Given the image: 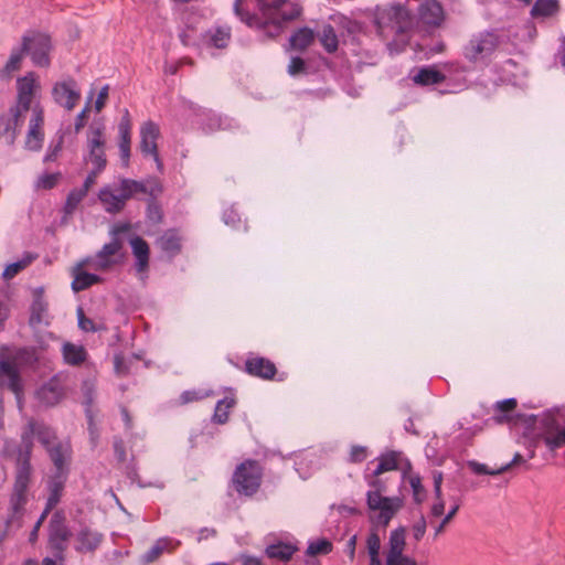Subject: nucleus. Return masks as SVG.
I'll use <instances>...</instances> for the list:
<instances>
[{
	"instance_id": "052dcab7",
	"label": "nucleus",
	"mask_w": 565,
	"mask_h": 565,
	"mask_svg": "<svg viewBox=\"0 0 565 565\" xmlns=\"http://www.w3.org/2000/svg\"><path fill=\"white\" fill-rule=\"evenodd\" d=\"M366 458V448L363 446H352L350 451L351 462H362Z\"/></svg>"
},
{
	"instance_id": "3c124183",
	"label": "nucleus",
	"mask_w": 565,
	"mask_h": 565,
	"mask_svg": "<svg viewBox=\"0 0 565 565\" xmlns=\"http://www.w3.org/2000/svg\"><path fill=\"white\" fill-rule=\"evenodd\" d=\"M60 179H61L60 172L45 173L38 179L36 186L44 189V190H51L57 184Z\"/></svg>"
},
{
	"instance_id": "a18cd8bd",
	"label": "nucleus",
	"mask_w": 565,
	"mask_h": 565,
	"mask_svg": "<svg viewBox=\"0 0 565 565\" xmlns=\"http://www.w3.org/2000/svg\"><path fill=\"white\" fill-rule=\"evenodd\" d=\"M332 551V543L326 539H321L315 542H311L307 547V555L316 556L319 554H328Z\"/></svg>"
},
{
	"instance_id": "aec40b11",
	"label": "nucleus",
	"mask_w": 565,
	"mask_h": 565,
	"mask_svg": "<svg viewBox=\"0 0 565 565\" xmlns=\"http://www.w3.org/2000/svg\"><path fill=\"white\" fill-rule=\"evenodd\" d=\"M119 134V153L124 167H128L130 160V146H131V120L128 109L125 113L118 125Z\"/></svg>"
},
{
	"instance_id": "473e14b6",
	"label": "nucleus",
	"mask_w": 565,
	"mask_h": 565,
	"mask_svg": "<svg viewBox=\"0 0 565 565\" xmlns=\"http://www.w3.org/2000/svg\"><path fill=\"white\" fill-rule=\"evenodd\" d=\"M313 40L315 32L310 28L303 26L291 34L289 43L291 49L297 51H305L307 47L311 45Z\"/></svg>"
},
{
	"instance_id": "cd10ccee",
	"label": "nucleus",
	"mask_w": 565,
	"mask_h": 565,
	"mask_svg": "<svg viewBox=\"0 0 565 565\" xmlns=\"http://www.w3.org/2000/svg\"><path fill=\"white\" fill-rule=\"evenodd\" d=\"M0 120L4 126L3 134L7 136L8 142L12 145L18 136V128L22 125L19 107H11L8 116H1Z\"/></svg>"
},
{
	"instance_id": "2f4dec72",
	"label": "nucleus",
	"mask_w": 565,
	"mask_h": 565,
	"mask_svg": "<svg viewBox=\"0 0 565 565\" xmlns=\"http://www.w3.org/2000/svg\"><path fill=\"white\" fill-rule=\"evenodd\" d=\"M297 552V547L289 543L278 542L266 547L265 553L269 558L288 562Z\"/></svg>"
},
{
	"instance_id": "1a4fd4ad",
	"label": "nucleus",
	"mask_w": 565,
	"mask_h": 565,
	"mask_svg": "<svg viewBox=\"0 0 565 565\" xmlns=\"http://www.w3.org/2000/svg\"><path fill=\"white\" fill-rule=\"evenodd\" d=\"M104 131L105 126L103 122H93L88 129V156L85 159L89 161L97 171H104L107 166Z\"/></svg>"
},
{
	"instance_id": "f257e3e1",
	"label": "nucleus",
	"mask_w": 565,
	"mask_h": 565,
	"mask_svg": "<svg viewBox=\"0 0 565 565\" xmlns=\"http://www.w3.org/2000/svg\"><path fill=\"white\" fill-rule=\"evenodd\" d=\"M34 438L46 450L53 446L57 439L55 430L43 420L33 417L29 418L22 427L20 444H6L4 452L14 461V482L10 495L11 518L10 522L20 518L29 501V489L33 481V466L31 457L34 448Z\"/></svg>"
},
{
	"instance_id": "f03ea898",
	"label": "nucleus",
	"mask_w": 565,
	"mask_h": 565,
	"mask_svg": "<svg viewBox=\"0 0 565 565\" xmlns=\"http://www.w3.org/2000/svg\"><path fill=\"white\" fill-rule=\"evenodd\" d=\"M302 8L292 0H235V14L250 28L275 38L282 31L285 22L300 17Z\"/></svg>"
},
{
	"instance_id": "ea45409f",
	"label": "nucleus",
	"mask_w": 565,
	"mask_h": 565,
	"mask_svg": "<svg viewBox=\"0 0 565 565\" xmlns=\"http://www.w3.org/2000/svg\"><path fill=\"white\" fill-rule=\"evenodd\" d=\"M86 195L87 192L83 191L81 188L73 189L66 198L64 213L68 215L73 214Z\"/></svg>"
},
{
	"instance_id": "423d86ee",
	"label": "nucleus",
	"mask_w": 565,
	"mask_h": 565,
	"mask_svg": "<svg viewBox=\"0 0 565 565\" xmlns=\"http://www.w3.org/2000/svg\"><path fill=\"white\" fill-rule=\"evenodd\" d=\"M130 230V224H117L111 228V241L105 244L99 252L93 258L86 259L95 270L107 271L113 267L120 265L124 259V244L118 237L119 234L126 233Z\"/></svg>"
},
{
	"instance_id": "f8f14e48",
	"label": "nucleus",
	"mask_w": 565,
	"mask_h": 565,
	"mask_svg": "<svg viewBox=\"0 0 565 565\" xmlns=\"http://www.w3.org/2000/svg\"><path fill=\"white\" fill-rule=\"evenodd\" d=\"M139 135L140 152L142 153L143 157H151L157 163L158 169L161 170L162 162L159 157L157 145V140L160 137L159 126L156 122L148 120L141 125Z\"/></svg>"
},
{
	"instance_id": "09e8293b",
	"label": "nucleus",
	"mask_w": 565,
	"mask_h": 565,
	"mask_svg": "<svg viewBox=\"0 0 565 565\" xmlns=\"http://www.w3.org/2000/svg\"><path fill=\"white\" fill-rule=\"evenodd\" d=\"M470 469L476 475H490V476H498L505 471H508V467H499L497 469H489L487 465L480 463L477 461H469Z\"/></svg>"
},
{
	"instance_id": "49530a36",
	"label": "nucleus",
	"mask_w": 565,
	"mask_h": 565,
	"mask_svg": "<svg viewBox=\"0 0 565 565\" xmlns=\"http://www.w3.org/2000/svg\"><path fill=\"white\" fill-rule=\"evenodd\" d=\"M166 548V545L162 544L161 541H158L153 546H151L147 552H145L141 557L140 562L143 565H149L153 562H156L163 553Z\"/></svg>"
},
{
	"instance_id": "393cba45",
	"label": "nucleus",
	"mask_w": 565,
	"mask_h": 565,
	"mask_svg": "<svg viewBox=\"0 0 565 565\" xmlns=\"http://www.w3.org/2000/svg\"><path fill=\"white\" fill-rule=\"evenodd\" d=\"M36 396L43 405L55 406L62 401L64 390L60 381L53 377L38 390Z\"/></svg>"
},
{
	"instance_id": "7ed1b4c3",
	"label": "nucleus",
	"mask_w": 565,
	"mask_h": 565,
	"mask_svg": "<svg viewBox=\"0 0 565 565\" xmlns=\"http://www.w3.org/2000/svg\"><path fill=\"white\" fill-rule=\"evenodd\" d=\"M149 181H137L122 178L119 184V193H115L110 186L106 185L98 192V199L104 205L106 212L115 214L120 212L126 202L137 194L154 195V188H148Z\"/></svg>"
},
{
	"instance_id": "13d9d810",
	"label": "nucleus",
	"mask_w": 565,
	"mask_h": 565,
	"mask_svg": "<svg viewBox=\"0 0 565 565\" xmlns=\"http://www.w3.org/2000/svg\"><path fill=\"white\" fill-rule=\"evenodd\" d=\"M427 523L425 518L422 515L419 520L412 526V532L415 541L419 542L426 533Z\"/></svg>"
},
{
	"instance_id": "680f3d73",
	"label": "nucleus",
	"mask_w": 565,
	"mask_h": 565,
	"mask_svg": "<svg viewBox=\"0 0 565 565\" xmlns=\"http://www.w3.org/2000/svg\"><path fill=\"white\" fill-rule=\"evenodd\" d=\"M109 86L105 85L100 88L97 98L95 100V110L99 113L106 105L108 98Z\"/></svg>"
},
{
	"instance_id": "4c0bfd02",
	"label": "nucleus",
	"mask_w": 565,
	"mask_h": 565,
	"mask_svg": "<svg viewBox=\"0 0 565 565\" xmlns=\"http://www.w3.org/2000/svg\"><path fill=\"white\" fill-rule=\"evenodd\" d=\"M235 398L234 397H224L223 399H220L216 403L214 414H213V422L220 425H223L227 423L228 420V409L234 407L235 405Z\"/></svg>"
},
{
	"instance_id": "bb28decb",
	"label": "nucleus",
	"mask_w": 565,
	"mask_h": 565,
	"mask_svg": "<svg viewBox=\"0 0 565 565\" xmlns=\"http://www.w3.org/2000/svg\"><path fill=\"white\" fill-rule=\"evenodd\" d=\"M157 245L170 257H174L181 252L182 248L181 236L177 230H168L157 239Z\"/></svg>"
},
{
	"instance_id": "4468645a",
	"label": "nucleus",
	"mask_w": 565,
	"mask_h": 565,
	"mask_svg": "<svg viewBox=\"0 0 565 565\" xmlns=\"http://www.w3.org/2000/svg\"><path fill=\"white\" fill-rule=\"evenodd\" d=\"M52 96L56 104L67 110L74 109L81 98V93L77 89L76 82L73 78L67 81L57 82L52 89Z\"/></svg>"
},
{
	"instance_id": "8fccbe9b",
	"label": "nucleus",
	"mask_w": 565,
	"mask_h": 565,
	"mask_svg": "<svg viewBox=\"0 0 565 565\" xmlns=\"http://www.w3.org/2000/svg\"><path fill=\"white\" fill-rule=\"evenodd\" d=\"M35 78L32 73L18 79V94L33 95Z\"/></svg>"
},
{
	"instance_id": "f704fd0d",
	"label": "nucleus",
	"mask_w": 565,
	"mask_h": 565,
	"mask_svg": "<svg viewBox=\"0 0 565 565\" xmlns=\"http://www.w3.org/2000/svg\"><path fill=\"white\" fill-rule=\"evenodd\" d=\"M446 76L440 72L431 67H423L414 76L413 81L416 84L428 86L440 84L445 81Z\"/></svg>"
},
{
	"instance_id": "c85d7f7f",
	"label": "nucleus",
	"mask_w": 565,
	"mask_h": 565,
	"mask_svg": "<svg viewBox=\"0 0 565 565\" xmlns=\"http://www.w3.org/2000/svg\"><path fill=\"white\" fill-rule=\"evenodd\" d=\"M64 362L72 366L84 363L87 359V351L83 345L65 342L62 347Z\"/></svg>"
},
{
	"instance_id": "37998d69",
	"label": "nucleus",
	"mask_w": 565,
	"mask_h": 565,
	"mask_svg": "<svg viewBox=\"0 0 565 565\" xmlns=\"http://www.w3.org/2000/svg\"><path fill=\"white\" fill-rule=\"evenodd\" d=\"M78 328L85 332H97L105 330L104 324H96L90 318H87L82 307L77 308Z\"/></svg>"
},
{
	"instance_id": "338daca9",
	"label": "nucleus",
	"mask_w": 565,
	"mask_h": 565,
	"mask_svg": "<svg viewBox=\"0 0 565 565\" xmlns=\"http://www.w3.org/2000/svg\"><path fill=\"white\" fill-rule=\"evenodd\" d=\"M201 398L202 396L196 391H184L180 396L182 404H188L194 401H199Z\"/></svg>"
},
{
	"instance_id": "39448f33",
	"label": "nucleus",
	"mask_w": 565,
	"mask_h": 565,
	"mask_svg": "<svg viewBox=\"0 0 565 565\" xmlns=\"http://www.w3.org/2000/svg\"><path fill=\"white\" fill-rule=\"evenodd\" d=\"M369 486L372 489L366 493L367 508L372 511H379L377 522L386 526L402 509L403 500L399 497L382 495L383 492H386V483L382 479H372L369 481Z\"/></svg>"
},
{
	"instance_id": "c9c22d12",
	"label": "nucleus",
	"mask_w": 565,
	"mask_h": 565,
	"mask_svg": "<svg viewBox=\"0 0 565 565\" xmlns=\"http://www.w3.org/2000/svg\"><path fill=\"white\" fill-rule=\"evenodd\" d=\"M516 406L518 401L513 397L497 402L494 405V411L497 414L493 416V420L497 424L508 423L511 419L508 414L513 412Z\"/></svg>"
},
{
	"instance_id": "9d476101",
	"label": "nucleus",
	"mask_w": 565,
	"mask_h": 565,
	"mask_svg": "<svg viewBox=\"0 0 565 565\" xmlns=\"http://www.w3.org/2000/svg\"><path fill=\"white\" fill-rule=\"evenodd\" d=\"M22 38H28V52L35 66L49 67L51 64L50 51L51 38L41 32H28Z\"/></svg>"
},
{
	"instance_id": "5701e85b",
	"label": "nucleus",
	"mask_w": 565,
	"mask_h": 565,
	"mask_svg": "<svg viewBox=\"0 0 565 565\" xmlns=\"http://www.w3.org/2000/svg\"><path fill=\"white\" fill-rule=\"evenodd\" d=\"M405 533L406 530L404 526H399L391 532L385 564L395 565L397 559L407 556L404 554L406 546Z\"/></svg>"
},
{
	"instance_id": "79ce46f5",
	"label": "nucleus",
	"mask_w": 565,
	"mask_h": 565,
	"mask_svg": "<svg viewBox=\"0 0 565 565\" xmlns=\"http://www.w3.org/2000/svg\"><path fill=\"white\" fill-rule=\"evenodd\" d=\"M34 259V256L28 255L25 258L14 262L12 264H9L3 273L2 277L6 280L12 279L15 275H18L21 270H23L25 267H28Z\"/></svg>"
},
{
	"instance_id": "a19ab883",
	"label": "nucleus",
	"mask_w": 565,
	"mask_h": 565,
	"mask_svg": "<svg viewBox=\"0 0 565 565\" xmlns=\"http://www.w3.org/2000/svg\"><path fill=\"white\" fill-rule=\"evenodd\" d=\"M47 309V303L44 301L41 292H38L34 296V299L31 305V323H40L42 321V316Z\"/></svg>"
},
{
	"instance_id": "e433bc0d",
	"label": "nucleus",
	"mask_w": 565,
	"mask_h": 565,
	"mask_svg": "<svg viewBox=\"0 0 565 565\" xmlns=\"http://www.w3.org/2000/svg\"><path fill=\"white\" fill-rule=\"evenodd\" d=\"M319 40L328 53H334L339 46V40L334 28L331 24H324L319 33Z\"/></svg>"
},
{
	"instance_id": "0eeeda50",
	"label": "nucleus",
	"mask_w": 565,
	"mask_h": 565,
	"mask_svg": "<svg viewBox=\"0 0 565 565\" xmlns=\"http://www.w3.org/2000/svg\"><path fill=\"white\" fill-rule=\"evenodd\" d=\"M263 477L264 468L260 462L255 459H246L236 466L231 481L239 495L252 498L260 489Z\"/></svg>"
},
{
	"instance_id": "6e6d98bb",
	"label": "nucleus",
	"mask_w": 565,
	"mask_h": 565,
	"mask_svg": "<svg viewBox=\"0 0 565 565\" xmlns=\"http://www.w3.org/2000/svg\"><path fill=\"white\" fill-rule=\"evenodd\" d=\"M113 448L118 462H125L127 459L126 447L124 440L120 437H114Z\"/></svg>"
},
{
	"instance_id": "c03bdc74",
	"label": "nucleus",
	"mask_w": 565,
	"mask_h": 565,
	"mask_svg": "<svg viewBox=\"0 0 565 565\" xmlns=\"http://www.w3.org/2000/svg\"><path fill=\"white\" fill-rule=\"evenodd\" d=\"M179 39L184 46L196 44V28L193 22H185V28L179 33Z\"/></svg>"
},
{
	"instance_id": "bf43d9fd",
	"label": "nucleus",
	"mask_w": 565,
	"mask_h": 565,
	"mask_svg": "<svg viewBox=\"0 0 565 565\" xmlns=\"http://www.w3.org/2000/svg\"><path fill=\"white\" fill-rule=\"evenodd\" d=\"M89 103H90V100H88L86 103V106L82 109V111L75 118V122H74L75 132H79L85 126L86 116H87L88 111L90 110Z\"/></svg>"
},
{
	"instance_id": "6e6552de",
	"label": "nucleus",
	"mask_w": 565,
	"mask_h": 565,
	"mask_svg": "<svg viewBox=\"0 0 565 565\" xmlns=\"http://www.w3.org/2000/svg\"><path fill=\"white\" fill-rule=\"evenodd\" d=\"M499 35L493 31L473 34L463 47L465 57L472 63L487 60L499 45Z\"/></svg>"
},
{
	"instance_id": "603ef678",
	"label": "nucleus",
	"mask_w": 565,
	"mask_h": 565,
	"mask_svg": "<svg viewBox=\"0 0 565 565\" xmlns=\"http://www.w3.org/2000/svg\"><path fill=\"white\" fill-rule=\"evenodd\" d=\"M63 143H64V136L63 135H60L56 139V142L55 143H51L49 149H47V152L46 154L44 156V159L43 161L44 162H51V161H55L58 153L61 152L62 150V147H63Z\"/></svg>"
},
{
	"instance_id": "dca6fc26",
	"label": "nucleus",
	"mask_w": 565,
	"mask_h": 565,
	"mask_svg": "<svg viewBox=\"0 0 565 565\" xmlns=\"http://www.w3.org/2000/svg\"><path fill=\"white\" fill-rule=\"evenodd\" d=\"M44 114L40 106H35L32 110V117L29 124V130L25 138V148L31 151H39L43 146L44 132Z\"/></svg>"
},
{
	"instance_id": "412c9836",
	"label": "nucleus",
	"mask_w": 565,
	"mask_h": 565,
	"mask_svg": "<svg viewBox=\"0 0 565 565\" xmlns=\"http://www.w3.org/2000/svg\"><path fill=\"white\" fill-rule=\"evenodd\" d=\"M132 255L136 259L135 269L137 274L142 275L149 270L150 247L141 236L135 235L129 239Z\"/></svg>"
},
{
	"instance_id": "7c9ffc66",
	"label": "nucleus",
	"mask_w": 565,
	"mask_h": 565,
	"mask_svg": "<svg viewBox=\"0 0 565 565\" xmlns=\"http://www.w3.org/2000/svg\"><path fill=\"white\" fill-rule=\"evenodd\" d=\"M401 457H402V452L394 451V450L382 454L377 458L379 463L373 471V476L379 477L380 475H382L386 471L397 470L398 461H399Z\"/></svg>"
},
{
	"instance_id": "6ab92c4d",
	"label": "nucleus",
	"mask_w": 565,
	"mask_h": 565,
	"mask_svg": "<svg viewBox=\"0 0 565 565\" xmlns=\"http://www.w3.org/2000/svg\"><path fill=\"white\" fill-rule=\"evenodd\" d=\"M244 371L254 377L274 380L277 367L274 362L263 356H249L245 361Z\"/></svg>"
},
{
	"instance_id": "c756f323",
	"label": "nucleus",
	"mask_w": 565,
	"mask_h": 565,
	"mask_svg": "<svg viewBox=\"0 0 565 565\" xmlns=\"http://www.w3.org/2000/svg\"><path fill=\"white\" fill-rule=\"evenodd\" d=\"M28 38H22L21 46L12 50L9 60L1 70L2 76H10L13 72L20 70L23 56L28 52Z\"/></svg>"
},
{
	"instance_id": "e2e57ef3",
	"label": "nucleus",
	"mask_w": 565,
	"mask_h": 565,
	"mask_svg": "<svg viewBox=\"0 0 565 565\" xmlns=\"http://www.w3.org/2000/svg\"><path fill=\"white\" fill-rule=\"evenodd\" d=\"M32 97L33 95L18 94V105L15 107H19L21 114L30 109Z\"/></svg>"
},
{
	"instance_id": "4be33fe9",
	"label": "nucleus",
	"mask_w": 565,
	"mask_h": 565,
	"mask_svg": "<svg viewBox=\"0 0 565 565\" xmlns=\"http://www.w3.org/2000/svg\"><path fill=\"white\" fill-rule=\"evenodd\" d=\"M542 424L545 427L543 441L550 450L554 451L565 446V427H559L557 422L552 417L544 418Z\"/></svg>"
},
{
	"instance_id": "f3484780",
	"label": "nucleus",
	"mask_w": 565,
	"mask_h": 565,
	"mask_svg": "<svg viewBox=\"0 0 565 565\" xmlns=\"http://www.w3.org/2000/svg\"><path fill=\"white\" fill-rule=\"evenodd\" d=\"M444 20V8L437 0H425L418 7V22L424 26L438 28Z\"/></svg>"
},
{
	"instance_id": "0e129e2a",
	"label": "nucleus",
	"mask_w": 565,
	"mask_h": 565,
	"mask_svg": "<svg viewBox=\"0 0 565 565\" xmlns=\"http://www.w3.org/2000/svg\"><path fill=\"white\" fill-rule=\"evenodd\" d=\"M102 171H97L96 168H93L92 171L87 174L83 185H82V190L87 192L89 191V189L95 184L96 182V179H97V175L100 173Z\"/></svg>"
},
{
	"instance_id": "864d4df0",
	"label": "nucleus",
	"mask_w": 565,
	"mask_h": 565,
	"mask_svg": "<svg viewBox=\"0 0 565 565\" xmlns=\"http://www.w3.org/2000/svg\"><path fill=\"white\" fill-rule=\"evenodd\" d=\"M366 546L370 557L380 556L381 539L377 533H370L366 540Z\"/></svg>"
},
{
	"instance_id": "a211bd4d",
	"label": "nucleus",
	"mask_w": 565,
	"mask_h": 565,
	"mask_svg": "<svg viewBox=\"0 0 565 565\" xmlns=\"http://www.w3.org/2000/svg\"><path fill=\"white\" fill-rule=\"evenodd\" d=\"M46 452L54 467L52 472H70L73 454L70 441H56Z\"/></svg>"
},
{
	"instance_id": "ddd939ff",
	"label": "nucleus",
	"mask_w": 565,
	"mask_h": 565,
	"mask_svg": "<svg viewBox=\"0 0 565 565\" xmlns=\"http://www.w3.org/2000/svg\"><path fill=\"white\" fill-rule=\"evenodd\" d=\"M0 385H7L15 395L19 407H22L23 385L17 364L10 360L0 361Z\"/></svg>"
},
{
	"instance_id": "72a5a7b5",
	"label": "nucleus",
	"mask_w": 565,
	"mask_h": 565,
	"mask_svg": "<svg viewBox=\"0 0 565 565\" xmlns=\"http://www.w3.org/2000/svg\"><path fill=\"white\" fill-rule=\"evenodd\" d=\"M559 11L558 0H536L531 9L533 18H550Z\"/></svg>"
},
{
	"instance_id": "2eb2a0df",
	"label": "nucleus",
	"mask_w": 565,
	"mask_h": 565,
	"mask_svg": "<svg viewBox=\"0 0 565 565\" xmlns=\"http://www.w3.org/2000/svg\"><path fill=\"white\" fill-rule=\"evenodd\" d=\"M70 472H51L46 480L47 498L44 514L52 511L61 501Z\"/></svg>"
},
{
	"instance_id": "4d7b16f0",
	"label": "nucleus",
	"mask_w": 565,
	"mask_h": 565,
	"mask_svg": "<svg viewBox=\"0 0 565 565\" xmlns=\"http://www.w3.org/2000/svg\"><path fill=\"white\" fill-rule=\"evenodd\" d=\"M459 510V504L456 503L452 505V508L448 511V513L444 516L441 522L436 526L435 529V537H437L443 531L445 530L446 525L454 519L456 513Z\"/></svg>"
},
{
	"instance_id": "774afa93",
	"label": "nucleus",
	"mask_w": 565,
	"mask_h": 565,
	"mask_svg": "<svg viewBox=\"0 0 565 565\" xmlns=\"http://www.w3.org/2000/svg\"><path fill=\"white\" fill-rule=\"evenodd\" d=\"M436 499H437V502L433 504L430 512H431L433 516L438 518V516H441L444 514L445 502H444L441 495L439 498H436Z\"/></svg>"
},
{
	"instance_id": "de8ad7c7",
	"label": "nucleus",
	"mask_w": 565,
	"mask_h": 565,
	"mask_svg": "<svg viewBox=\"0 0 565 565\" xmlns=\"http://www.w3.org/2000/svg\"><path fill=\"white\" fill-rule=\"evenodd\" d=\"M230 38V29L217 28L211 35V43L217 49H224L227 46Z\"/></svg>"
},
{
	"instance_id": "5fc2aeb1",
	"label": "nucleus",
	"mask_w": 565,
	"mask_h": 565,
	"mask_svg": "<svg viewBox=\"0 0 565 565\" xmlns=\"http://www.w3.org/2000/svg\"><path fill=\"white\" fill-rule=\"evenodd\" d=\"M305 72H306L305 61L299 56L291 57L290 63L288 65V73L291 76H296V75H299Z\"/></svg>"
},
{
	"instance_id": "9b49d317",
	"label": "nucleus",
	"mask_w": 565,
	"mask_h": 565,
	"mask_svg": "<svg viewBox=\"0 0 565 565\" xmlns=\"http://www.w3.org/2000/svg\"><path fill=\"white\" fill-rule=\"evenodd\" d=\"M70 537L71 532L67 525L60 519L58 513H55L49 523V547L56 559H64Z\"/></svg>"
},
{
	"instance_id": "69168bd1",
	"label": "nucleus",
	"mask_w": 565,
	"mask_h": 565,
	"mask_svg": "<svg viewBox=\"0 0 565 565\" xmlns=\"http://www.w3.org/2000/svg\"><path fill=\"white\" fill-rule=\"evenodd\" d=\"M409 483H411V487L413 489V493H414L415 500L417 502H419L420 499L418 498V494L424 490L423 486H422L420 478L418 476L412 477L411 480H409Z\"/></svg>"
},
{
	"instance_id": "20e7f679",
	"label": "nucleus",
	"mask_w": 565,
	"mask_h": 565,
	"mask_svg": "<svg viewBox=\"0 0 565 565\" xmlns=\"http://www.w3.org/2000/svg\"><path fill=\"white\" fill-rule=\"evenodd\" d=\"M412 13L402 4H394L376 14L374 24L382 39L390 35L402 36L414 26Z\"/></svg>"
},
{
	"instance_id": "b1692460",
	"label": "nucleus",
	"mask_w": 565,
	"mask_h": 565,
	"mask_svg": "<svg viewBox=\"0 0 565 565\" xmlns=\"http://www.w3.org/2000/svg\"><path fill=\"white\" fill-rule=\"evenodd\" d=\"M103 537L102 533L84 526L76 534L75 550L79 553H93L100 545Z\"/></svg>"
},
{
	"instance_id": "a878e982",
	"label": "nucleus",
	"mask_w": 565,
	"mask_h": 565,
	"mask_svg": "<svg viewBox=\"0 0 565 565\" xmlns=\"http://www.w3.org/2000/svg\"><path fill=\"white\" fill-rule=\"evenodd\" d=\"M84 265L89 264L84 260L73 269L72 289L75 292L83 291L102 281V278L98 275L84 271L82 269Z\"/></svg>"
},
{
	"instance_id": "58836bf2",
	"label": "nucleus",
	"mask_w": 565,
	"mask_h": 565,
	"mask_svg": "<svg viewBox=\"0 0 565 565\" xmlns=\"http://www.w3.org/2000/svg\"><path fill=\"white\" fill-rule=\"evenodd\" d=\"M149 188H154V195H149L150 200L147 205V218L152 224H159L162 221L163 214L161 206L156 202V195L161 192V188L157 183L151 184Z\"/></svg>"
}]
</instances>
